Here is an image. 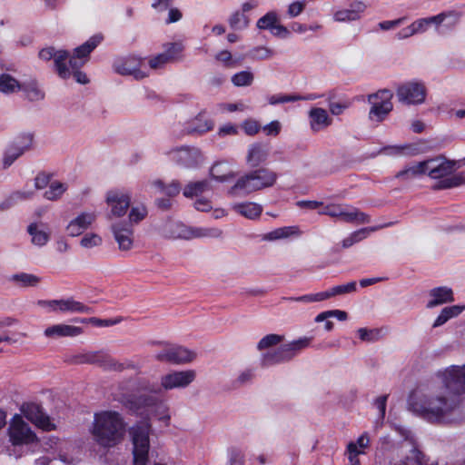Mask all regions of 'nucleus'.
<instances>
[{
    "mask_svg": "<svg viewBox=\"0 0 465 465\" xmlns=\"http://www.w3.org/2000/svg\"><path fill=\"white\" fill-rule=\"evenodd\" d=\"M328 105L332 115H340L351 106V103L349 101L329 102Z\"/></svg>",
    "mask_w": 465,
    "mask_h": 465,
    "instance_id": "62",
    "label": "nucleus"
},
{
    "mask_svg": "<svg viewBox=\"0 0 465 465\" xmlns=\"http://www.w3.org/2000/svg\"><path fill=\"white\" fill-rule=\"evenodd\" d=\"M39 57L44 61L54 59V68L59 77L64 80L71 78V71L66 65V61L69 58L67 51L63 49L56 50L53 46H48L40 50Z\"/></svg>",
    "mask_w": 465,
    "mask_h": 465,
    "instance_id": "19",
    "label": "nucleus"
},
{
    "mask_svg": "<svg viewBox=\"0 0 465 465\" xmlns=\"http://www.w3.org/2000/svg\"><path fill=\"white\" fill-rule=\"evenodd\" d=\"M122 319L121 318H116V319H99V318H95V317H93V318H89V319H79V320H76V322H91L93 323L94 325L97 326V327H109V326H113V325H115L119 322H121Z\"/></svg>",
    "mask_w": 465,
    "mask_h": 465,
    "instance_id": "56",
    "label": "nucleus"
},
{
    "mask_svg": "<svg viewBox=\"0 0 465 465\" xmlns=\"http://www.w3.org/2000/svg\"><path fill=\"white\" fill-rule=\"evenodd\" d=\"M8 434L14 445L30 444L36 440L35 434L20 415H15L12 418Z\"/></svg>",
    "mask_w": 465,
    "mask_h": 465,
    "instance_id": "18",
    "label": "nucleus"
},
{
    "mask_svg": "<svg viewBox=\"0 0 465 465\" xmlns=\"http://www.w3.org/2000/svg\"><path fill=\"white\" fill-rule=\"evenodd\" d=\"M162 232L167 238L183 240L217 239L223 235V231L217 227L188 226L174 221L166 222L162 228Z\"/></svg>",
    "mask_w": 465,
    "mask_h": 465,
    "instance_id": "6",
    "label": "nucleus"
},
{
    "mask_svg": "<svg viewBox=\"0 0 465 465\" xmlns=\"http://www.w3.org/2000/svg\"><path fill=\"white\" fill-rule=\"evenodd\" d=\"M228 22L233 30H243L249 26L250 19L245 14L237 10L231 15Z\"/></svg>",
    "mask_w": 465,
    "mask_h": 465,
    "instance_id": "46",
    "label": "nucleus"
},
{
    "mask_svg": "<svg viewBox=\"0 0 465 465\" xmlns=\"http://www.w3.org/2000/svg\"><path fill=\"white\" fill-rule=\"evenodd\" d=\"M380 228H382V226L361 228L352 232L341 241V247L344 249L350 248L353 244L366 239L371 232H375Z\"/></svg>",
    "mask_w": 465,
    "mask_h": 465,
    "instance_id": "38",
    "label": "nucleus"
},
{
    "mask_svg": "<svg viewBox=\"0 0 465 465\" xmlns=\"http://www.w3.org/2000/svg\"><path fill=\"white\" fill-rule=\"evenodd\" d=\"M391 99L392 93L387 89L370 94L368 96V103L371 104L369 119L376 123L384 121L393 108Z\"/></svg>",
    "mask_w": 465,
    "mask_h": 465,
    "instance_id": "13",
    "label": "nucleus"
},
{
    "mask_svg": "<svg viewBox=\"0 0 465 465\" xmlns=\"http://www.w3.org/2000/svg\"><path fill=\"white\" fill-rule=\"evenodd\" d=\"M183 49L184 46L180 42L169 43L164 45V51L163 53L170 62H173L181 57Z\"/></svg>",
    "mask_w": 465,
    "mask_h": 465,
    "instance_id": "51",
    "label": "nucleus"
},
{
    "mask_svg": "<svg viewBox=\"0 0 465 465\" xmlns=\"http://www.w3.org/2000/svg\"><path fill=\"white\" fill-rule=\"evenodd\" d=\"M231 81L236 87L250 86L254 81V74L249 70L240 71L232 76Z\"/></svg>",
    "mask_w": 465,
    "mask_h": 465,
    "instance_id": "45",
    "label": "nucleus"
},
{
    "mask_svg": "<svg viewBox=\"0 0 465 465\" xmlns=\"http://www.w3.org/2000/svg\"><path fill=\"white\" fill-rule=\"evenodd\" d=\"M148 214L147 208L144 204L134 205L129 212V225L137 224L142 222Z\"/></svg>",
    "mask_w": 465,
    "mask_h": 465,
    "instance_id": "50",
    "label": "nucleus"
},
{
    "mask_svg": "<svg viewBox=\"0 0 465 465\" xmlns=\"http://www.w3.org/2000/svg\"><path fill=\"white\" fill-rule=\"evenodd\" d=\"M270 145L262 142L251 143L246 152L245 162L251 167H257L268 160L270 156Z\"/></svg>",
    "mask_w": 465,
    "mask_h": 465,
    "instance_id": "23",
    "label": "nucleus"
},
{
    "mask_svg": "<svg viewBox=\"0 0 465 465\" xmlns=\"http://www.w3.org/2000/svg\"><path fill=\"white\" fill-rule=\"evenodd\" d=\"M124 427V420L118 412L104 411L94 415L92 434L99 445L113 447L123 440Z\"/></svg>",
    "mask_w": 465,
    "mask_h": 465,
    "instance_id": "2",
    "label": "nucleus"
},
{
    "mask_svg": "<svg viewBox=\"0 0 465 465\" xmlns=\"http://www.w3.org/2000/svg\"><path fill=\"white\" fill-rule=\"evenodd\" d=\"M83 333V329L64 323L54 324L47 327L44 334L47 338L57 339L62 337H76Z\"/></svg>",
    "mask_w": 465,
    "mask_h": 465,
    "instance_id": "29",
    "label": "nucleus"
},
{
    "mask_svg": "<svg viewBox=\"0 0 465 465\" xmlns=\"http://www.w3.org/2000/svg\"><path fill=\"white\" fill-rule=\"evenodd\" d=\"M114 71L122 75H131L140 80L149 75V70L143 59L136 56L121 57L114 63Z\"/></svg>",
    "mask_w": 465,
    "mask_h": 465,
    "instance_id": "15",
    "label": "nucleus"
},
{
    "mask_svg": "<svg viewBox=\"0 0 465 465\" xmlns=\"http://www.w3.org/2000/svg\"><path fill=\"white\" fill-rule=\"evenodd\" d=\"M274 55V51L267 46H255L249 52V56L254 60H267Z\"/></svg>",
    "mask_w": 465,
    "mask_h": 465,
    "instance_id": "53",
    "label": "nucleus"
},
{
    "mask_svg": "<svg viewBox=\"0 0 465 465\" xmlns=\"http://www.w3.org/2000/svg\"><path fill=\"white\" fill-rule=\"evenodd\" d=\"M307 5L306 0H297L289 4L287 7V15L289 18H294L300 15Z\"/></svg>",
    "mask_w": 465,
    "mask_h": 465,
    "instance_id": "57",
    "label": "nucleus"
},
{
    "mask_svg": "<svg viewBox=\"0 0 465 465\" xmlns=\"http://www.w3.org/2000/svg\"><path fill=\"white\" fill-rule=\"evenodd\" d=\"M164 153L171 162L186 169L198 168L204 162L202 152L196 147H173L167 150Z\"/></svg>",
    "mask_w": 465,
    "mask_h": 465,
    "instance_id": "11",
    "label": "nucleus"
},
{
    "mask_svg": "<svg viewBox=\"0 0 465 465\" xmlns=\"http://www.w3.org/2000/svg\"><path fill=\"white\" fill-rule=\"evenodd\" d=\"M457 163L444 157L427 160V175L431 179H442L438 189H449L465 184V172L450 175L456 170Z\"/></svg>",
    "mask_w": 465,
    "mask_h": 465,
    "instance_id": "5",
    "label": "nucleus"
},
{
    "mask_svg": "<svg viewBox=\"0 0 465 465\" xmlns=\"http://www.w3.org/2000/svg\"><path fill=\"white\" fill-rule=\"evenodd\" d=\"M211 189L210 183L207 180L189 183L183 189V195L187 198L198 196Z\"/></svg>",
    "mask_w": 465,
    "mask_h": 465,
    "instance_id": "42",
    "label": "nucleus"
},
{
    "mask_svg": "<svg viewBox=\"0 0 465 465\" xmlns=\"http://www.w3.org/2000/svg\"><path fill=\"white\" fill-rule=\"evenodd\" d=\"M22 90V83L9 73L0 74V93L9 95Z\"/></svg>",
    "mask_w": 465,
    "mask_h": 465,
    "instance_id": "36",
    "label": "nucleus"
},
{
    "mask_svg": "<svg viewBox=\"0 0 465 465\" xmlns=\"http://www.w3.org/2000/svg\"><path fill=\"white\" fill-rule=\"evenodd\" d=\"M211 177L219 183H227L235 177L230 164L225 162L215 163L210 170Z\"/></svg>",
    "mask_w": 465,
    "mask_h": 465,
    "instance_id": "34",
    "label": "nucleus"
},
{
    "mask_svg": "<svg viewBox=\"0 0 465 465\" xmlns=\"http://www.w3.org/2000/svg\"><path fill=\"white\" fill-rule=\"evenodd\" d=\"M357 285L355 282H350L346 284L341 285H336L331 288V294H332V297L338 296V295H343L346 293H351L356 292Z\"/></svg>",
    "mask_w": 465,
    "mask_h": 465,
    "instance_id": "59",
    "label": "nucleus"
},
{
    "mask_svg": "<svg viewBox=\"0 0 465 465\" xmlns=\"http://www.w3.org/2000/svg\"><path fill=\"white\" fill-rule=\"evenodd\" d=\"M124 405L136 415H144L151 411L165 426L170 424L171 414L168 404L151 395H131L123 401Z\"/></svg>",
    "mask_w": 465,
    "mask_h": 465,
    "instance_id": "4",
    "label": "nucleus"
},
{
    "mask_svg": "<svg viewBox=\"0 0 465 465\" xmlns=\"http://www.w3.org/2000/svg\"><path fill=\"white\" fill-rule=\"evenodd\" d=\"M60 312H70V313H93L94 311L91 307L75 301L73 298L61 299L60 300Z\"/></svg>",
    "mask_w": 465,
    "mask_h": 465,
    "instance_id": "37",
    "label": "nucleus"
},
{
    "mask_svg": "<svg viewBox=\"0 0 465 465\" xmlns=\"http://www.w3.org/2000/svg\"><path fill=\"white\" fill-rule=\"evenodd\" d=\"M465 309V306H460V305H453L450 307H445L441 310L440 313L443 315L445 320L448 322L450 319L454 318L460 314L463 310Z\"/></svg>",
    "mask_w": 465,
    "mask_h": 465,
    "instance_id": "63",
    "label": "nucleus"
},
{
    "mask_svg": "<svg viewBox=\"0 0 465 465\" xmlns=\"http://www.w3.org/2000/svg\"><path fill=\"white\" fill-rule=\"evenodd\" d=\"M32 144L33 136L31 134L22 135L10 143L4 152L3 167L5 169L10 167L16 159L31 149Z\"/></svg>",
    "mask_w": 465,
    "mask_h": 465,
    "instance_id": "20",
    "label": "nucleus"
},
{
    "mask_svg": "<svg viewBox=\"0 0 465 465\" xmlns=\"http://www.w3.org/2000/svg\"><path fill=\"white\" fill-rule=\"evenodd\" d=\"M465 309V306H460V305H453L450 307H445L441 310L440 313L443 315L445 320L448 322L450 319L454 318L460 314L463 310Z\"/></svg>",
    "mask_w": 465,
    "mask_h": 465,
    "instance_id": "64",
    "label": "nucleus"
},
{
    "mask_svg": "<svg viewBox=\"0 0 465 465\" xmlns=\"http://www.w3.org/2000/svg\"><path fill=\"white\" fill-rule=\"evenodd\" d=\"M171 63L163 53L158 54L157 55L148 60V65L150 69L158 70L163 68L165 64Z\"/></svg>",
    "mask_w": 465,
    "mask_h": 465,
    "instance_id": "60",
    "label": "nucleus"
},
{
    "mask_svg": "<svg viewBox=\"0 0 465 465\" xmlns=\"http://www.w3.org/2000/svg\"><path fill=\"white\" fill-rule=\"evenodd\" d=\"M310 128L312 132L325 130L332 124V118L327 110L322 107L313 106L308 112Z\"/></svg>",
    "mask_w": 465,
    "mask_h": 465,
    "instance_id": "27",
    "label": "nucleus"
},
{
    "mask_svg": "<svg viewBox=\"0 0 465 465\" xmlns=\"http://www.w3.org/2000/svg\"><path fill=\"white\" fill-rule=\"evenodd\" d=\"M30 101H40L44 99L45 93L39 87L35 80L22 83V90Z\"/></svg>",
    "mask_w": 465,
    "mask_h": 465,
    "instance_id": "40",
    "label": "nucleus"
},
{
    "mask_svg": "<svg viewBox=\"0 0 465 465\" xmlns=\"http://www.w3.org/2000/svg\"><path fill=\"white\" fill-rule=\"evenodd\" d=\"M392 429L397 431L404 440V443L401 445V452L404 455L400 459H393L390 465H423L421 453L414 446L411 440V431L396 423L391 422Z\"/></svg>",
    "mask_w": 465,
    "mask_h": 465,
    "instance_id": "12",
    "label": "nucleus"
},
{
    "mask_svg": "<svg viewBox=\"0 0 465 465\" xmlns=\"http://www.w3.org/2000/svg\"><path fill=\"white\" fill-rule=\"evenodd\" d=\"M464 393L465 366L452 365L439 371L430 384L412 391L408 408L429 422H442L460 408Z\"/></svg>",
    "mask_w": 465,
    "mask_h": 465,
    "instance_id": "1",
    "label": "nucleus"
},
{
    "mask_svg": "<svg viewBox=\"0 0 465 465\" xmlns=\"http://www.w3.org/2000/svg\"><path fill=\"white\" fill-rule=\"evenodd\" d=\"M151 423L143 420L129 429V436L133 445L134 465H147L150 449Z\"/></svg>",
    "mask_w": 465,
    "mask_h": 465,
    "instance_id": "8",
    "label": "nucleus"
},
{
    "mask_svg": "<svg viewBox=\"0 0 465 465\" xmlns=\"http://www.w3.org/2000/svg\"><path fill=\"white\" fill-rule=\"evenodd\" d=\"M311 341L312 338L302 337L291 342L282 344L276 350L267 351L262 354L261 364L263 367H271L290 361L303 349L307 348Z\"/></svg>",
    "mask_w": 465,
    "mask_h": 465,
    "instance_id": "7",
    "label": "nucleus"
},
{
    "mask_svg": "<svg viewBox=\"0 0 465 465\" xmlns=\"http://www.w3.org/2000/svg\"><path fill=\"white\" fill-rule=\"evenodd\" d=\"M301 234V231L297 226H286L275 229L270 232L266 235V239L270 241L285 239L290 236H299Z\"/></svg>",
    "mask_w": 465,
    "mask_h": 465,
    "instance_id": "43",
    "label": "nucleus"
},
{
    "mask_svg": "<svg viewBox=\"0 0 465 465\" xmlns=\"http://www.w3.org/2000/svg\"><path fill=\"white\" fill-rule=\"evenodd\" d=\"M102 35H96L90 37L85 43L76 47L73 55L69 58L71 77L78 84H86L89 83L87 75L80 70L88 59L91 52L102 42Z\"/></svg>",
    "mask_w": 465,
    "mask_h": 465,
    "instance_id": "9",
    "label": "nucleus"
},
{
    "mask_svg": "<svg viewBox=\"0 0 465 465\" xmlns=\"http://www.w3.org/2000/svg\"><path fill=\"white\" fill-rule=\"evenodd\" d=\"M318 213L349 223L363 224L371 222L368 214L361 212L356 207L342 203H331L324 204L323 208L318 211Z\"/></svg>",
    "mask_w": 465,
    "mask_h": 465,
    "instance_id": "10",
    "label": "nucleus"
},
{
    "mask_svg": "<svg viewBox=\"0 0 465 465\" xmlns=\"http://www.w3.org/2000/svg\"><path fill=\"white\" fill-rule=\"evenodd\" d=\"M103 240L100 235L96 233H86L80 241V245L85 249H91L100 246Z\"/></svg>",
    "mask_w": 465,
    "mask_h": 465,
    "instance_id": "55",
    "label": "nucleus"
},
{
    "mask_svg": "<svg viewBox=\"0 0 465 465\" xmlns=\"http://www.w3.org/2000/svg\"><path fill=\"white\" fill-rule=\"evenodd\" d=\"M427 89L422 82L411 81L397 89V97L406 104H421L425 102Z\"/></svg>",
    "mask_w": 465,
    "mask_h": 465,
    "instance_id": "17",
    "label": "nucleus"
},
{
    "mask_svg": "<svg viewBox=\"0 0 465 465\" xmlns=\"http://www.w3.org/2000/svg\"><path fill=\"white\" fill-rule=\"evenodd\" d=\"M27 232L31 236V242L38 247L45 246L50 240L49 227L43 223H33L29 224Z\"/></svg>",
    "mask_w": 465,
    "mask_h": 465,
    "instance_id": "31",
    "label": "nucleus"
},
{
    "mask_svg": "<svg viewBox=\"0 0 465 465\" xmlns=\"http://www.w3.org/2000/svg\"><path fill=\"white\" fill-rule=\"evenodd\" d=\"M430 301L428 302L427 308H434L446 302L453 301V292L448 287H437L430 291Z\"/></svg>",
    "mask_w": 465,
    "mask_h": 465,
    "instance_id": "33",
    "label": "nucleus"
},
{
    "mask_svg": "<svg viewBox=\"0 0 465 465\" xmlns=\"http://www.w3.org/2000/svg\"><path fill=\"white\" fill-rule=\"evenodd\" d=\"M23 412L27 420H31L37 427L49 430L53 428L49 418L42 411L40 407L35 404H30L23 409Z\"/></svg>",
    "mask_w": 465,
    "mask_h": 465,
    "instance_id": "30",
    "label": "nucleus"
},
{
    "mask_svg": "<svg viewBox=\"0 0 465 465\" xmlns=\"http://www.w3.org/2000/svg\"><path fill=\"white\" fill-rule=\"evenodd\" d=\"M279 22L278 15L275 11H270L258 19L257 28L260 30H270L273 32L275 25Z\"/></svg>",
    "mask_w": 465,
    "mask_h": 465,
    "instance_id": "47",
    "label": "nucleus"
},
{
    "mask_svg": "<svg viewBox=\"0 0 465 465\" xmlns=\"http://www.w3.org/2000/svg\"><path fill=\"white\" fill-rule=\"evenodd\" d=\"M74 363H101L104 368L115 371H121L123 364L118 363L113 358L104 355L98 351H90L76 355L74 359Z\"/></svg>",
    "mask_w": 465,
    "mask_h": 465,
    "instance_id": "22",
    "label": "nucleus"
},
{
    "mask_svg": "<svg viewBox=\"0 0 465 465\" xmlns=\"http://www.w3.org/2000/svg\"><path fill=\"white\" fill-rule=\"evenodd\" d=\"M196 354L183 346L167 344L155 352L154 359L171 364H184L194 360Z\"/></svg>",
    "mask_w": 465,
    "mask_h": 465,
    "instance_id": "14",
    "label": "nucleus"
},
{
    "mask_svg": "<svg viewBox=\"0 0 465 465\" xmlns=\"http://www.w3.org/2000/svg\"><path fill=\"white\" fill-rule=\"evenodd\" d=\"M215 59L228 68H234L238 64V61L233 59L231 52L227 50L217 53Z\"/></svg>",
    "mask_w": 465,
    "mask_h": 465,
    "instance_id": "58",
    "label": "nucleus"
},
{
    "mask_svg": "<svg viewBox=\"0 0 465 465\" xmlns=\"http://www.w3.org/2000/svg\"><path fill=\"white\" fill-rule=\"evenodd\" d=\"M231 209L244 218L254 220L260 217L262 213V206L253 202H242L232 203Z\"/></svg>",
    "mask_w": 465,
    "mask_h": 465,
    "instance_id": "32",
    "label": "nucleus"
},
{
    "mask_svg": "<svg viewBox=\"0 0 465 465\" xmlns=\"http://www.w3.org/2000/svg\"><path fill=\"white\" fill-rule=\"evenodd\" d=\"M368 5L362 1H355L348 8H341L333 14V19L339 23H350L361 19Z\"/></svg>",
    "mask_w": 465,
    "mask_h": 465,
    "instance_id": "24",
    "label": "nucleus"
},
{
    "mask_svg": "<svg viewBox=\"0 0 465 465\" xmlns=\"http://www.w3.org/2000/svg\"><path fill=\"white\" fill-rule=\"evenodd\" d=\"M96 220L94 212H83L71 220L66 226V232L71 237H76L87 230Z\"/></svg>",
    "mask_w": 465,
    "mask_h": 465,
    "instance_id": "25",
    "label": "nucleus"
},
{
    "mask_svg": "<svg viewBox=\"0 0 465 465\" xmlns=\"http://www.w3.org/2000/svg\"><path fill=\"white\" fill-rule=\"evenodd\" d=\"M283 341V336L279 334H267L262 337L257 343V349L260 351L272 348L280 344Z\"/></svg>",
    "mask_w": 465,
    "mask_h": 465,
    "instance_id": "49",
    "label": "nucleus"
},
{
    "mask_svg": "<svg viewBox=\"0 0 465 465\" xmlns=\"http://www.w3.org/2000/svg\"><path fill=\"white\" fill-rule=\"evenodd\" d=\"M106 203L110 208L111 215L122 217L130 206L131 196L124 190H111L106 193Z\"/></svg>",
    "mask_w": 465,
    "mask_h": 465,
    "instance_id": "21",
    "label": "nucleus"
},
{
    "mask_svg": "<svg viewBox=\"0 0 465 465\" xmlns=\"http://www.w3.org/2000/svg\"><path fill=\"white\" fill-rule=\"evenodd\" d=\"M67 190V184L59 181H53L44 193V197L48 201H58Z\"/></svg>",
    "mask_w": 465,
    "mask_h": 465,
    "instance_id": "41",
    "label": "nucleus"
},
{
    "mask_svg": "<svg viewBox=\"0 0 465 465\" xmlns=\"http://www.w3.org/2000/svg\"><path fill=\"white\" fill-rule=\"evenodd\" d=\"M242 127L244 133L250 136L257 134L261 130L259 123L253 119H247L243 121L242 124Z\"/></svg>",
    "mask_w": 465,
    "mask_h": 465,
    "instance_id": "61",
    "label": "nucleus"
},
{
    "mask_svg": "<svg viewBox=\"0 0 465 465\" xmlns=\"http://www.w3.org/2000/svg\"><path fill=\"white\" fill-rule=\"evenodd\" d=\"M371 439L368 432H363L355 441H351L348 445H352L355 450V455H361L366 453V450L370 447Z\"/></svg>",
    "mask_w": 465,
    "mask_h": 465,
    "instance_id": "52",
    "label": "nucleus"
},
{
    "mask_svg": "<svg viewBox=\"0 0 465 465\" xmlns=\"http://www.w3.org/2000/svg\"><path fill=\"white\" fill-rule=\"evenodd\" d=\"M112 232L120 251H130L134 246V231L130 225L115 223L112 225Z\"/></svg>",
    "mask_w": 465,
    "mask_h": 465,
    "instance_id": "26",
    "label": "nucleus"
},
{
    "mask_svg": "<svg viewBox=\"0 0 465 465\" xmlns=\"http://www.w3.org/2000/svg\"><path fill=\"white\" fill-rule=\"evenodd\" d=\"M195 378L196 371L193 370L172 371L161 377L160 387L154 390V392H159L161 390L184 389L193 383Z\"/></svg>",
    "mask_w": 465,
    "mask_h": 465,
    "instance_id": "16",
    "label": "nucleus"
},
{
    "mask_svg": "<svg viewBox=\"0 0 465 465\" xmlns=\"http://www.w3.org/2000/svg\"><path fill=\"white\" fill-rule=\"evenodd\" d=\"M460 19V15L455 11L440 13L434 15V20L436 21V32L440 35L447 34L457 26Z\"/></svg>",
    "mask_w": 465,
    "mask_h": 465,
    "instance_id": "28",
    "label": "nucleus"
},
{
    "mask_svg": "<svg viewBox=\"0 0 465 465\" xmlns=\"http://www.w3.org/2000/svg\"><path fill=\"white\" fill-rule=\"evenodd\" d=\"M382 151L389 155H415L418 153V149L412 144L387 146Z\"/></svg>",
    "mask_w": 465,
    "mask_h": 465,
    "instance_id": "44",
    "label": "nucleus"
},
{
    "mask_svg": "<svg viewBox=\"0 0 465 465\" xmlns=\"http://www.w3.org/2000/svg\"><path fill=\"white\" fill-rule=\"evenodd\" d=\"M11 281L19 287H35L41 282V278L35 274L19 272L12 275Z\"/></svg>",
    "mask_w": 465,
    "mask_h": 465,
    "instance_id": "39",
    "label": "nucleus"
},
{
    "mask_svg": "<svg viewBox=\"0 0 465 465\" xmlns=\"http://www.w3.org/2000/svg\"><path fill=\"white\" fill-rule=\"evenodd\" d=\"M411 24L416 35L426 33L431 25L436 27V21L434 20V16L420 18L413 21Z\"/></svg>",
    "mask_w": 465,
    "mask_h": 465,
    "instance_id": "54",
    "label": "nucleus"
},
{
    "mask_svg": "<svg viewBox=\"0 0 465 465\" xmlns=\"http://www.w3.org/2000/svg\"><path fill=\"white\" fill-rule=\"evenodd\" d=\"M213 124L210 120L200 116L195 118L192 125L187 128V133L203 134L213 129Z\"/></svg>",
    "mask_w": 465,
    "mask_h": 465,
    "instance_id": "48",
    "label": "nucleus"
},
{
    "mask_svg": "<svg viewBox=\"0 0 465 465\" xmlns=\"http://www.w3.org/2000/svg\"><path fill=\"white\" fill-rule=\"evenodd\" d=\"M278 179L277 173L268 168H259L241 175L231 186L227 194L232 197L247 196L255 192L272 187Z\"/></svg>",
    "mask_w": 465,
    "mask_h": 465,
    "instance_id": "3",
    "label": "nucleus"
},
{
    "mask_svg": "<svg viewBox=\"0 0 465 465\" xmlns=\"http://www.w3.org/2000/svg\"><path fill=\"white\" fill-rule=\"evenodd\" d=\"M427 174V160L407 165L397 173V177L403 180H411Z\"/></svg>",
    "mask_w": 465,
    "mask_h": 465,
    "instance_id": "35",
    "label": "nucleus"
}]
</instances>
